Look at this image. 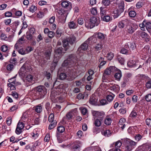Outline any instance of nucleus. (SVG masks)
<instances>
[{"label":"nucleus","mask_w":151,"mask_h":151,"mask_svg":"<svg viewBox=\"0 0 151 151\" xmlns=\"http://www.w3.org/2000/svg\"><path fill=\"white\" fill-rule=\"evenodd\" d=\"M34 89L36 92L35 96L37 97V99L43 98L47 93V89L44 86H38L35 87Z\"/></svg>","instance_id":"nucleus-1"},{"label":"nucleus","mask_w":151,"mask_h":151,"mask_svg":"<svg viewBox=\"0 0 151 151\" xmlns=\"http://www.w3.org/2000/svg\"><path fill=\"white\" fill-rule=\"evenodd\" d=\"M52 100L54 102L57 101H58L60 102H63L65 100L64 97L60 96L57 95L55 92L52 91L51 92L50 96Z\"/></svg>","instance_id":"nucleus-2"},{"label":"nucleus","mask_w":151,"mask_h":151,"mask_svg":"<svg viewBox=\"0 0 151 151\" xmlns=\"http://www.w3.org/2000/svg\"><path fill=\"white\" fill-rule=\"evenodd\" d=\"M100 22V19L99 17H92L90 19L89 24L91 28L99 25Z\"/></svg>","instance_id":"nucleus-3"},{"label":"nucleus","mask_w":151,"mask_h":151,"mask_svg":"<svg viewBox=\"0 0 151 151\" xmlns=\"http://www.w3.org/2000/svg\"><path fill=\"white\" fill-rule=\"evenodd\" d=\"M77 110L76 109H74L72 110L67 113L66 115V117L63 118L62 120V123L63 124H65L66 123V119L70 120L71 119L73 116L74 115L75 113L76 112Z\"/></svg>","instance_id":"nucleus-4"},{"label":"nucleus","mask_w":151,"mask_h":151,"mask_svg":"<svg viewBox=\"0 0 151 151\" xmlns=\"http://www.w3.org/2000/svg\"><path fill=\"white\" fill-rule=\"evenodd\" d=\"M91 113L94 119L104 118L105 113L102 111L92 110Z\"/></svg>","instance_id":"nucleus-5"},{"label":"nucleus","mask_w":151,"mask_h":151,"mask_svg":"<svg viewBox=\"0 0 151 151\" xmlns=\"http://www.w3.org/2000/svg\"><path fill=\"white\" fill-rule=\"evenodd\" d=\"M82 146L81 142L76 141L71 144V149L74 151H79Z\"/></svg>","instance_id":"nucleus-6"},{"label":"nucleus","mask_w":151,"mask_h":151,"mask_svg":"<svg viewBox=\"0 0 151 151\" xmlns=\"http://www.w3.org/2000/svg\"><path fill=\"white\" fill-rule=\"evenodd\" d=\"M31 113L30 111L28 110L24 112L20 120L19 121L23 123V122H28L29 120V117H31Z\"/></svg>","instance_id":"nucleus-7"},{"label":"nucleus","mask_w":151,"mask_h":151,"mask_svg":"<svg viewBox=\"0 0 151 151\" xmlns=\"http://www.w3.org/2000/svg\"><path fill=\"white\" fill-rule=\"evenodd\" d=\"M74 59L73 55H72L69 56V57L67 60H65L62 64L63 67H67L68 65H70L74 62Z\"/></svg>","instance_id":"nucleus-8"},{"label":"nucleus","mask_w":151,"mask_h":151,"mask_svg":"<svg viewBox=\"0 0 151 151\" xmlns=\"http://www.w3.org/2000/svg\"><path fill=\"white\" fill-rule=\"evenodd\" d=\"M24 124L19 121L17 124L16 129L15 132L17 134H19L22 132V130L24 127Z\"/></svg>","instance_id":"nucleus-9"},{"label":"nucleus","mask_w":151,"mask_h":151,"mask_svg":"<svg viewBox=\"0 0 151 151\" xmlns=\"http://www.w3.org/2000/svg\"><path fill=\"white\" fill-rule=\"evenodd\" d=\"M15 77H14L8 80L9 83H8L7 85L9 87L21 84V83L20 82L16 81L15 79Z\"/></svg>","instance_id":"nucleus-10"},{"label":"nucleus","mask_w":151,"mask_h":151,"mask_svg":"<svg viewBox=\"0 0 151 151\" xmlns=\"http://www.w3.org/2000/svg\"><path fill=\"white\" fill-rule=\"evenodd\" d=\"M88 47V42L86 41L79 47L77 52L78 53L82 52L83 51L86 50Z\"/></svg>","instance_id":"nucleus-11"},{"label":"nucleus","mask_w":151,"mask_h":151,"mask_svg":"<svg viewBox=\"0 0 151 151\" xmlns=\"http://www.w3.org/2000/svg\"><path fill=\"white\" fill-rule=\"evenodd\" d=\"M131 22L129 20L127 19H125L120 21L119 24L118 26L120 28H123L125 26L129 25Z\"/></svg>","instance_id":"nucleus-12"},{"label":"nucleus","mask_w":151,"mask_h":151,"mask_svg":"<svg viewBox=\"0 0 151 151\" xmlns=\"http://www.w3.org/2000/svg\"><path fill=\"white\" fill-rule=\"evenodd\" d=\"M65 49H63L62 47H59L55 50V54L54 56L55 57H58L59 58L60 56L62 55L63 53L65 52Z\"/></svg>","instance_id":"nucleus-13"},{"label":"nucleus","mask_w":151,"mask_h":151,"mask_svg":"<svg viewBox=\"0 0 151 151\" xmlns=\"http://www.w3.org/2000/svg\"><path fill=\"white\" fill-rule=\"evenodd\" d=\"M35 32V29L34 28L30 29L29 31L27 32L26 34V38L29 40H32L33 37V34Z\"/></svg>","instance_id":"nucleus-14"},{"label":"nucleus","mask_w":151,"mask_h":151,"mask_svg":"<svg viewBox=\"0 0 151 151\" xmlns=\"http://www.w3.org/2000/svg\"><path fill=\"white\" fill-rule=\"evenodd\" d=\"M138 65L139 63L138 62H136V61L133 60H130L127 63V65L128 67L130 68L136 67L137 68V69L141 67V65H140L137 68V65Z\"/></svg>","instance_id":"nucleus-15"},{"label":"nucleus","mask_w":151,"mask_h":151,"mask_svg":"<svg viewBox=\"0 0 151 151\" xmlns=\"http://www.w3.org/2000/svg\"><path fill=\"white\" fill-rule=\"evenodd\" d=\"M134 27L133 25L131 24H130L127 25L126 27V31L127 32L131 34L133 33L136 30Z\"/></svg>","instance_id":"nucleus-16"},{"label":"nucleus","mask_w":151,"mask_h":151,"mask_svg":"<svg viewBox=\"0 0 151 151\" xmlns=\"http://www.w3.org/2000/svg\"><path fill=\"white\" fill-rule=\"evenodd\" d=\"M26 82L29 85L35 83L33 76L31 75H28L26 77Z\"/></svg>","instance_id":"nucleus-17"},{"label":"nucleus","mask_w":151,"mask_h":151,"mask_svg":"<svg viewBox=\"0 0 151 151\" xmlns=\"http://www.w3.org/2000/svg\"><path fill=\"white\" fill-rule=\"evenodd\" d=\"M116 68L114 66H110L108 68L106 69L104 74L107 76L109 75L111 72H113L114 71L116 70Z\"/></svg>","instance_id":"nucleus-18"},{"label":"nucleus","mask_w":151,"mask_h":151,"mask_svg":"<svg viewBox=\"0 0 151 151\" xmlns=\"http://www.w3.org/2000/svg\"><path fill=\"white\" fill-rule=\"evenodd\" d=\"M25 65L24 64L20 69L19 72V75L22 77H24L26 74L27 71L25 68Z\"/></svg>","instance_id":"nucleus-19"},{"label":"nucleus","mask_w":151,"mask_h":151,"mask_svg":"<svg viewBox=\"0 0 151 151\" xmlns=\"http://www.w3.org/2000/svg\"><path fill=\"white\" fill-rule=\"evenodd\" d=\"M61 5L64 8H69L70 9H72L71 4L68 1H63L61 3Z\"/></svg>","instance_id":"nucleus-20"},{"label":"nucleus","mask_w":151,"mask_h":151,"mask_svg":"<svg viewBox=\"0 0 151 151\" xmlns=\"http://www.w3.org/2000/svg\"><path fill=\"white\" fill-rule=\"evenodd\" d=\"M116 73L115 74L114 77L116 80L119 81L122 76V72L120 70L116 68Z\"/></svg>","instance_id":"nucleus-21"},{"label":"nucleus","mask_w":151,"mask_h":151,"mask_svg":"<svg viewBox=\"0 0 151 151\" xmlns=\"http://www.w3.org/2000/svg\"><path fill=\"white\" fill-rule=\"evenodd\" d=\"M130 52V50L129 49L128 45H126L124 48H122L121 50V52L122 53L124 54H129Z\"/></svg>","instance_id":"nucleus-22"},{"label":"nucleus","mask_w":151,"mask_h":151,"mask_svg":"<svg viewBox=\"0 0 151 151\" xmlns=\"http://www.w3.org/2000/svg\"><path fill=\"white\" fill-rule=\"evenodd\" d=\"M104 119V118L102 117L96 119L94 122V124L95 126L96 127L100 126Z\"/></svg>","instance_id":"nucleus-23"},{"label":"nucleus","mask_w":151,"mask_h":151,"mask_svg":"<svg viewBox=\"0 0 151 151\" xmlns=\"http://www.w3.org/2000/svg\"><path fill=\"white\" fill-rule=\"evenodd\" d=\"M139 32L141 37L145 39L146 41H149L150 40V37L146 33L142 31H140Z\"/></svg>","instance_id":"nucleus-24"},{"label":"nucleus","mask_w":151,"mask_h":151,"mask_svg":"<svg viewBox=\"0 0 151 151\" xmlns=\"http://www.w3.org/2000/svg\"><path fill=\"white\" fill-rule=\"evenodd\" d=\"M94 36L101 40H104L105 38V35L101 32L96 33L94 34Z\"/></svg>","instance_id":"nucleus-25"},{"label":"nucleus","mask_w":151,"mask_h":151,"mask_svg":"<svg viewBox=\"0 0 151 151\" xmlns=\"http://www.w3.org/2000/svg\"><path fill=\"white\" fill-rule=\"evenodd\" d=\"M67 39L69 41V43L71 44H72L76 42V40L75 37L73 35H70Z\"/></svg>","instance_id":"nucleus-26"},{"label":"nucleus","mask_w":151,"mask_h":151,"mask_svg":"<svg viewBox=\"0 0 151 151\" xmlns=\"http://www.w3.org/2000/svg\"><path fill=\"white\" fill-rule=\"evenodd\" d=\"M117 5L119 9H124V1L121 0L118 2Z\"/></svg>","instance_id":"nucleus-27"},{"label":"nucleus","mask_w":151,"mask_h":151,"mask_svg":"<svg viewBox=\"0 0 151 151\" xmlns=\"http://www.w3.org/2000/svg\"><path fill=\"white\" fill-rule=\"evenodd\" d=\"M102 47L103 45L101 43H100L96 44L93 47V50L96 51H100L102 49Z\"/></svg>","instance_id":"nucleus-28"},{"label":"nucleus","mask_w":151,"mask_h":151,"mask_svg":"<svg viewBox=\"0 0 151 151\" xmlns=\"http://www.w3.org/2000/svg\"><path fill=\"white\" fill-rule=\"evenodd\" d=\"M39 132H40L38 131L37 129H35L31 133V135L33 138L36 139L38 137Z\"/></svg>","instance_id":"nucleus-29"},{"label":"nucleus","mask_w":151,"mask_h":151,"mask_svg":"<svg viewBox=\"0 0 151 151\" xmlns=\"http://www.w3.org/2000/svg\"><path fill=\"white\" fill-rule=\"evenodd\" d=\"M102 134L106 137H109L111 135V132L109 129H106L101 132Z\"/></svg>","instance_id":"nucleus-30"},{"label":"nucleus","mask_w":151,"mask_h":151,"mask_svg":"<svg viewBox=\"0 0 151 151\" xmlns=\"http://www.w3.org/2000/svg\"><path fill=\"white\" fill-rule=\"evenodd\" d=\"M132 76V74L131 73H127L125 74L123 79L128 82L131 78Z\"/></svg>","instance_id":"nucleus-31"},{"label":"nucleus","mask_w":151,"mask_h":151,"mask_svg":"<svg viewBox=\"0 0 151 151\" xmlns=\"http://www.w3.org/2000/svg\"><path fill=\"white\" fill-rule=\"evenodd\" d=\"M119 12V10H113L112 15L114 18H116L118 17L120 14L121 12Z\"/></svg>","instance_id":"nucleus-32"},{"label":"nucleus","mask_w":151,"mask_h":151,"mask_svg":"<svg viewBox=\"0 0 151 151\" xmlns=\"http://www.w3.org/2000/svg\"><path fill=\"white\" fill-rule=\"evenodd\" d=\"M97 99L93 96H91L90 99L89 103L91 104L94 105L96 104Z\"/></svg>","instance_id":"nucleus-33"},{"label":"nucleus","mask_w":151,"mask_h":151,"mask_svg":"<svg viewBox=\"0 0 151 151\" xmlns=\"http://www.w3.org/2000/svg\"><path fill=\"white\" fill-rule=\"evenodd\" d=\"M69 41L66 38L63 41V46L65 48V51H66L69 47Z\"/></svg>","instance_id":"nucleus-34"},{"label":"nucleus","mask_w":151,"mask_h":151,"mask_svg":"<svg viewBox=\"0 0 151 151\" xmlns=\"http://www.w3.org/2000/svg\"><path fill=\"white\" fill-rule=\"evenodd\" d=\"M136 131V129L133 127H130L127 129L128 133L132 135H133Z\"/></svg>","instance_id":"nucleus-35"},{"label":"nucleus","mask_w":151,"mask_h":151,"mask_svg":"<svg viewBox=\"0 0 151 151\" xmlns=\"http://www.w3.org/2000/svg\"><path fill=\"white\" fill-rule=\"evenodd\" d=\"M132 147L130 144L126 142V143L125 145V150L126 151H131L133 149Z\"/></svg>","instance_id":"nucleus-36"},{"label":"nucleus","mask_w":151,"mask_h":151,"mask_svg":"<svg viewBox=\"0 0 151 151\" xmlns=\"http://www.w3.org/2000/svg\"><path fill=\"white\" fill-rule=\"evenodd\" d=\"M104 123L107 125H109L111 124V119L109 116L106 117L104 121Z\"/></svg>","instance_id":"nucleus-37"},{"label":"nucleus","mask_w":151,"mask_h":151,"mask_svg":"<svg viewBox=\"0 0 151 151\" xmlns=\"http://www.w3.org/2000/svg\"><path fill=\"white\" fill-rule=\"evenodd\" d=\"M126 142L127 143H129L133 148L134 147L136 146L137 144V142H134L129 139H127Z\"/></svg>","instance_id":"nucleus-38"},{"label":"nucleus","mask_w":151,"mask_h":151,"mask_svg":"<svg viewBox=\"0 0 151 151\" xmlns=\"http://www.w3.org/2000/svg\"><path fill=\"white\" fill-rule=\"evenodd\" d=\"M70 72L69 74H68L69 77H70V80H72L74 79L75 78V71L74 70H70Z\"/></svg>","instance_id":"nucleus-39"},{"label":"nucleus","mask_w":151,"mask_h":151,"mask_svg":"<svg viewBox=\"0 0 151 151\" xmlns=\"http://www.w3.org/2000/svg\"><path fill=\"white\" fill-rule=\"evenodd\" d=\"M35 111L37 113H40L42 110V108L41 104L36 106L35 109Z\"/></svg>","instance_id":"nucleus-40"},{"label":"nucleus","mask_w":151,"mask_h":151,"mask_svg":"<svg viewBox=\"0 0 151 151\" xmlns=\"http://www.w3.org/2000/svg\"><path fill=\"white\" fill-rule=\"evenodd\" d=\"M101 18L103 20L106 22H109L111 19V18L109 15H105L103 17H102Z\"/></svg>","instance_id":"nucleus-41"},{"label":"nucleus","mask_w":151,"mask_h":151,"mask_svg":"<svg viewBox=\"0 0 151 151\" xmlns=\"http://www.w3.org/2000/svg\"><path fill=\"white\" fill-rule=\"evenodd\" d=\"M56 136L58 142L59 143H61L63 141L62 135L60 134L57 133Z\"/></svg>","instance_id":"nucleus-42"},{"label":"nucleus","mask_w":151,"mask_h":151,"mask_svg":"<svg viewBox=\"0 0 151 151\" xmlns=\"http://www.w3.org/2000/svg\"><path fill=\"white\" fill-rule=\"evenodd\" d=\"M137 115V113L135 110L134 108L132 111L129 115V117L131 118H135Z\"/></svg>","instance_id":"nucleus-43"},{"label":"nucleus","mask_w":151,"mask_h":151,"mask_svg":"<svg viewBox=\"0 0 151 151\" xmlns=\"http://www.w3.org/2000/svg\"><path fill=\"white\" fill-rule=\"evenodd\" d=\"M79 109L81 111L82 114L83 115H86L88 113V110L87 109L83 107L80 108Z\"/></svg>","instance_id":"nucleus-44"},{"label":"nucleus","mask_w":151,"mask_h":151,"mask_svg":"<svg viewBox=\"0 0 151 151\" xmlns=\"http://www.w3.org/2000/svg\"><path fill=\"white\" fill-rule=\"evenodd\" d=\"M68 25L69 28L70 29H74L76 27L75 23L73 21L69 22Z\"/></svg>","instance_id":"nucleus-45"},{"label":"nucleus","mask_w":151,"mask_h":151,"mask_svg":"<svg viewBox=\"0 0 151 151\" xmlns=\"http://www.w3.org/2000/svg\"><path fill=\"white\" fill-rule=\"evenodd\" d=\"M114 95L112 94V95H109L107 96L106 99L108 101V102H110L113 99Z\"/></svg>","instance_id":"nucleus-46"},{"label":"nucleus","mask_w":151,"mask_h":151,"mask_svg":"<svg viewBox=\"0 0 151 151\" xmlns=\"http://www.w3.org/2000/svg\"><path fill=\"white\" fill-rule=\"evenodd\" d=\"M51 52L49 50H47L45 53V56L46 59H49L50 58V57L51 54Z\"/></svg>","instance_id":"nucleus-47"},{"label":"nucleus","mask_w":151,"mask_h":151,"mask_svg":"<svg viewBox=\"0 0 151 151\" xmlns=\"http://www.w3.org/2000/svg\"><path fill=\"white\" fill-rule=\"evenodd\" d=\"M66 77V75L65 73H61L58 77V78L59 80H63L65 79Z\"/></svg>","instance_id":"nucleus-48"},{"label":"nucleus","mask_w":151,"mask_h":151,"mask_svg":"<svg viewBox=\"0 0 151 151\" xmlns=\"http://www.w3.org/2000/svg\"><path fill=\"white\" fill-rule=\"evenodd\" d=\"M145 27L149 31V30L151 29V23L150 22L145 21Z\"/></svg>","instance_id":"nucleus-49"},{"label":"nucleus","mask_w":151,"mask_h":151,"mask_svg":"<svg viewBox=\"0 0 151 151\" xmlns=\"http://www.w3.org/2000/svg\"><path fill=\"white\" fill-rule=\"evenodd\" d=\"M113 144L114 145V148H119L122 145V143L119 140L114 143Z\"/></svg>","instance_id":"nucleus-50"},{"label":"nucleus","mask_w":151,"mask_h":151,"mask_svg":"<svg viewBox=\"0 0 151 151\" xmlns=\"http://www.w3.org/2000/svg\"><path fill=\"white\" fill-rule=\"evenodd\" d=\"M142 136L139 134H137L134 137V139L135 141L138 142L142 138Z\"/></svg>","instance_id":"nucleus-51"},{"label":"nucleus","mask_w":151,"mask_h":151,"mask_svg":"<svg viewBox=\"0 0 151 151\" xmlns=\"http://www.w3.org/2000/svg\"><path fill=\"white\" fill-rule=\"evenodd\" d=\"M56 122L55 121L54 122H51V123L49 125V129H51L54 128L56 125Z\"/></svg>","instance_id":"nucleus-52"},{"label":"nucleus","mask_w":151,"mask_h":151,"mask_svg":"<svg viewBox=\"0 0 151 151\" xmlns=\"http://www.w3.org/2000/svg\"><path fill=\"white\" fill-rule=\"evenodd\" d=\"M110 0H103L102 3L105 6H107L110 4Z\"/></svg>","instance_id":"nucleus-53"},{"label":"nucleus","mask_w":151,"mask_h":151,"mask_svg":"<svg viewBox=\"0 0 151 151\" xmlns=\"http://www.w3.org/2000/svg\"><path fill=\"white\" fill-rule=\"evenodd\" d=\"M54 115L53 114L51 113L50 114L48 117V120L49 122H54Z\"/></svg>","instance_id":"nucleus-54"},{"label":"nucleus","mask_w":151,"mask_h":151,"mask_svg":"<svg viewBox=\"0 0 151 151\" xmlns=\"http://www.w3.org/2000/svg\"><path fill=\"white\" fill-rule=\"evenodd\" d=\"M145 99L147 102L151 101V94L146 95L145 96Z\"/></svg>","instance_id":"nucleus-55"},{"label":"nucleus","mask_w":151,"mask_h":151,"mask_svg":"<svg viewBox=\"0 0 151 151\" xmlns=\"http://www.w3.org/2000/svg\"><path fill=\"white\" fill-rule=\"evenodd\" d=\"M129 15L130 17H134L136 15V13L134 10H131L129 12Z\"/></svg>","instance_id":"nucleus-56"},{"label":"nucleus","mask_w":151,"mask_h":151,"mask_svg":"<svg viewBox=\"0 0 151 151\" xmlns=\"http://www.w3.org/2000/svg\"><path fill=\"white\" fill-rule=\"evenodd\" d=\"M114 56L112 52H109L108 53L107 55V58L108 60H111Z\"/></svg>","instance_id":"nucleus-57"},{"label":"nucleus","mask_w":151,"mask_h":151,"mask_svg":"<svg viewBox=\"0 0 151 151\" xmlns=\"http://www.w3.org/2000/svg\"><path fill=\"white\" fill-rule=\"evenodd\" d=\"M18 52L22 55H24L26 54L25 49L21 48L18 50Z\"/></svg>","instance_id":"nucleus-58"},{"label":"nucleus","mask_w":151,"mask_h":151,"mask_svg":"<svg viewBox=\"0 0 151 151\" xmlns=\"http://www.w3.org/2000/svg\"><path fill=\"white\" fill-rule=\"evenodd\" d=\"M50 134L49 133H47L45 136L44 140L45 142H48L50 139Z\"/></svg>","instance_id":"nucleus-59"},{"label":"nucleus","mask_w":151,"mask_h":151,"mask_svg":"<svg viewBox=\"0 0 151 151\" xmlns=\"http://www.w3.org/2000/svg\"><path fill=\"white\" fill-rule=\"evenodd\" d=\"M33 50V48L31 47L30 46H28L26 49H25L26 54L29 53L32 51Z\"/></svg>","instance_id":"nucleus-60"},{"label":"nucleus","mask_w":151,"mask_h":151,"mask_svg":"<svg viewBox=\"0 0 151 151\" xmlns=\"http://www.w3.org/2000/svg\"><path fill=\"white\" fill-rule=\"evenodd\" d=\"M57 130L59 132L63 133L65 131V128L63 126H60L58 127L57 128Z\"/></svg>","instance_id":"nucleus-61"},{"label":"nucleus","mask_w":151,"mask_h":151,"mask_svg":"<svg viewBox=\"0 0 151 151\" xmlns=\"http://www.w3.org/2000/svg\"><path fill=\"white\" fill-rule=\"evenodd\" d=\"M100 104L101 105H104L108 104V102L105 99H102L100 101Z\"/></svg>","instance_id":"nucleus-62"},{"label":"nucleus","mask_w":151,"mask_h":151,"mask_svg":"<svg viewBox=\"0 0 151 151\" xmlns=\"http://www.w3.org/2000/svg\"><path fill=\"white\" fill-rule=\"evenodd\" d=\"M146 86L148 89L151 88V80H149L146 82Z\"/></svg>","instance_id":"nucleus-63"},{"label":"nucleus","mask_w":151,"mask_h":151,"mask_svg":"<svg viewBox=\"0 0 151 151\" xmlns=\"http://www.w3.org/2000/svg\"><path fill=\"white\" fill-rule=\"evenodd\" d=\"M145 148L143 146H140L135 151H145Z\"/></svg>","instance_id":"nucleus-64"}]
</instances>
